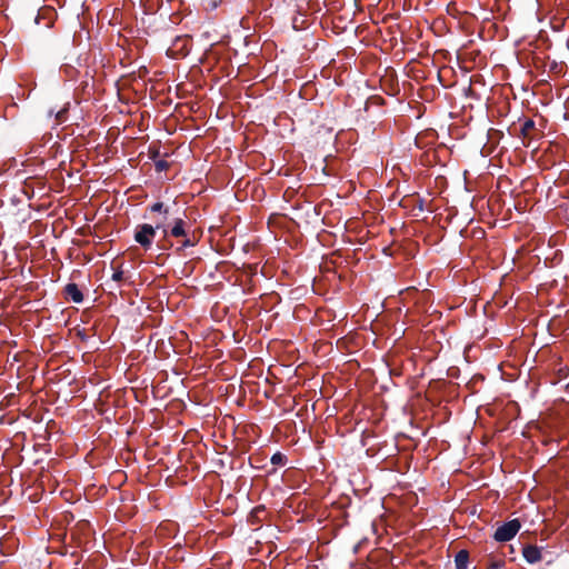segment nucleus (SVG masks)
Listing matches in <instances>:
<instances>
[{
    "label": "nucleus",
    "mask_w": 569,
    "mask_h": 569,
    "mask_svg": "<svg viewBox=\"0 0 569 569\" xmlns=\"http://www.w3.org/2000/svg\"><path fill=\"white\" fill-rule=\"evenodd\" d=\"M186 222L182 219H176L174 224L170 230L171 236L179 238L186 236Z\"/></svg>",
    "instance_id": "nucleus-5"
},
{
    "label": "nucleus",
    "mask_w": 569,
    "mask_h": 569,
    "mask_svg": "<svg viewBox=\"0 0 569 569\" xmlns=\"http://www.w3.org/2000/svg\"><path fill=\"white\" fill-rule=\"evenodd\" d=\"M284 460H286V457L280 452L274 453L271 458V462L273 465H283Z\"/></svg>",
    "instance_id": "nucleus-8"
},
{
    "label": "nucleus",
    "mask_w": 569,
    "mask_h": 569,
    "mask_svg": "<svg viewBox=\"0 0 569 569\" xmlns=\"http://www.w3.org/2000/svg\"><path fill=\"white\" fill-rule=\"evenodd\" d=\"M535 129V123L532 120H526L521 127V134L527 138L531 134V131Z\"/></svg>",
    "instance_id": "nucleus-7"
},
{
    "label": "nucleus",
    "mask_w": 569,
    "mask_h": 569,
    "mask_svg": "<svg viewBox=\"0 0 569 569\" xmlns=\"http://www.w3.org/2000/svg\"><path fill=\"white\" fill-rule=\"evenodd\" d=\"M156 229H162L163 234L167 236V229L162 222L156 224V227L143 223L137 227L134 232V240L146 250H148L156 236Z\"/></svg>",
    "instance_id": "nucleus-1"
},
{
    "label": "nucleus",
    "mask_w": 569,
    "mask_h": 569,
    "mask_svg": "<svg viewBox=\"0 0 569 569\" xmlns=\"http://www.w3.org/2000/svg\"><path fill=\"white\" fill-rule=\"evenodd\" d=\"M183 244H184V246H189V244H191V243H190V241H189V240H186V241L183 242Z\"/></svg>",
    "instance_id": "nucleus-11"
},
{
    "label": "nucleus",
    "mask_w": 569,
    "mask_h": 569,
    "mask_svg": "<svg viewBox=\"0 0 569 569\" xmlns=\"http://www.w3.org/2000/svg\"><path fill=\"white\" fill-rule=\"evenodd\" d=\"M163 208V203L162 202H156L154 204L151 206V211L152 212H160Z\"/></svg>",
    "instance_id": "nucleus-9"
},
{
    "label": "nucleus",
    "mask_w": 569,
    "mask_h": 569,
    "mask_svg": "<svg viewBox=\"0 0 569 569\" xmlns=\"http://www.w3.org/2000/svg\"><path fill=\"white\" fill-rule=\"evenodd\" d=\"M469 555L466 550H460L455 559L457 569H467Z\"/></svg>",
    "instance_id": "nucleus-6"
},
{
    "label": "nucleus",
    "mask_w": 569,
    "mask_h": 569,
    "mask_svg": "<svg viewBox=\"0 0 569 569\" xmlns=\"http://www.w3.org/2000/svg\"><path fill=\"white\" fill-rule=\"evenodd\" d=\"M522 555L525 559L530 563H535L541 560V549L537 546H526L522 550Z\"/></svg>",
    "instance_id": "nucleus-3"
},
{
    "label": "nucleus",
    "mask_w": 569,
    "mask_h": 569,
    "mask_svg": "<svg viewBox=\"0 0 569 569\" xmlns=\"http://www.w3.org/2000/svg\"><path fill=\"white\" fill-rule=\"evenodd\" d=\"M520 527L521 525L518 519L505 522L502 526L497 528L493 538L499 542L509 541L518 533Z\"/></svg>",
    "instance_id": "nucleus-2"
},
{
    "label": "nucleus",
    "mask_w": 569,
    "mask_h": 569,
    "mask_svg": "<svg viewBox=\"0 0 569 569\" xmlns=\"http://www.w3.org/2000/svg\"><path fill=\"white\" fill-rule=\"evenodd\" d=\"M112 278L116 280V281H120L122 279V271H117L113 273Z\"/></svg>",
    "instance_id": "nucleus-10"
},
{
    "label": "nucleus",
    "mask_w": 569,
    "mask_h": 569,
    "mask_svg": "<svg viewBox=\"0 0 569 569\" xmlns=\"http://www.w3.org/2000/svg\"><path fill=\"white\" fill-rule=\"evenodd\" d=\"M66 292L74 302H81L83 299L82 292L80 291L78 286L74 283H69L66 287Z\"/></svg>",
    "instance_id": "nucleus-4"
}]
</instances>
